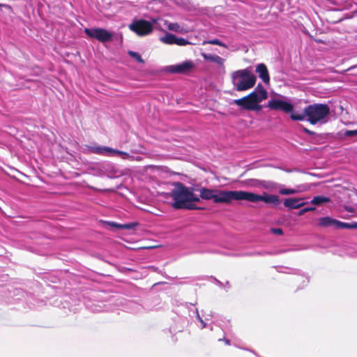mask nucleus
Instances as JSON below:
<instances>
[{
	"instance_id": "26",
	"label": "nucleus",
	"mask_w": 357,
	"mask_h": 357,
	"mask_svg": "<svg viewBox=\"0 0 357 357\" xmlns=\"http://www.w3.org/2000/svg\"><path fill=\"white\" fill-rule=\"evenodd\" d=\"M137 225H138L137 222H132L129 224H123L121 227V229H132L135 228Z\"/></svg>"
},
{
	"instance_id": "4",
	"label": "nucleus",
	"mask_w": 357,
	"mask_h": 357,
	"mask_svg": "<svg viewBox=\"0 0 357 357\" xmlns=\"http://www.w3.org/2000/svg\"><path fill=\"white\" fill-rule=\"evenodd\" d=\"M231 82L237 91H243L252 88L256 83V76L249 68L238 70L231 73Z\"/></svg>"
},
{
	"instance_id": "23",
	"label": "nucleus",
	"mask_w": 357,
	"mask_h": 357,
	"mask_svg": "<svg viewBox=\"0 0 357 357\" xmlns=\"http://www.w3.org/2000/svg\"><path fill=\"white\" fill-rule=\"evenodd\" d=\"M191 44L188 40L183 38H176V45L179 46H185Z\"/></svg>"
},
{
	"instance_id": "5",
	"label": "nucleus",
	"mask_w": 357,
	"mask_h": 357,
	"mask_svg": "<svg viewBox=\"0 0 357 357\" xmlns=\"http://www.w3.org/2000/svg\"><path fill=\"white\" fill-rule=\"evenodd\" d=\"M307 121L312 125L325 123L330 114V107L326 104L314 103L305 107Z\"/></svg>"
},
{
	"instance_id": "21",
	"label": "nucleus",
	"mask_w": 357,
	"mask_h": 357,
	"mask_svg": "<svg viewBox=\"0 0 357 357\" xmlns=\"http://www.w3.org/2000/svg\"><path fill=\"white\" fill-rule=\"evenodd\" d=\"M128 54L133 59H135L136 61H137L139 63H144V60L142 58L141 55L133 51H128Z\"/></svg>"
},
{
	"instance_id": "11",
	"label": "nucleus",
	"mask_w": 357,
	"mask_h": 357,
	"mask_svg": "<svg viewBox=\"0 0 357 357\" xmlns=\"http://www.w3.org/2000/svg\"><path fill=\"white\" fill-rule=\"evenodd\" d=\"M194 67L195 65L192 61H185L179 64L170 66L169 67V71L172 73L188 74Z\"/></svg>"
},
{
	"instance_id": "7",
	"label": "nucleus",
	"mask_w": 357,
	"mask_h": 357,
	"mask_svg": "<svg viewBox=\"0 0 357 357\" xmlns=\"http://www.w3.org/2000/svg\"><path fill=\"white\" fill-rule=\"evenodd\" d=\"M317 226L321 228L333 227L335 229H357V222H344L334 219L329 216L319 218Z\"/></svg>"
},
{
	"instance_id": "8",
	"label": "nucleus",
	"mask_w": 357,
	"mask_h": 357,
	"mask_svg": "<svg viewBox=\"0 0 357 357\" xmlns=\"http://www.w3.org/2000/svg\"><path fill=\"white\" fill-rule=\"evenodd\" d=\"M128 28L130 31L135 33L139 36H144L150 34L153 27L151 22L145 20H136L129 24Z\"/></svg>"
},
{
	"instance_id": "35",
	"label": "nucleus",
	"mask_w": 357,
	"mask_h": 357,
	"mask_svg": "<svg viewBox=\"0 0 357 357\" xmlns=\"http://www.w3.org/2000/svg\"><path fill=\"white\" fill-rule=\"evenodd\" d=\"M200 321L202 324V328H205L206 327V324L204 322V321L202 319H200Z\"/></svg>"
},
{
	"instance_id": "22",
	"label": "nucleus",
	"mask_w": 357,
	"mask_h": 357,
	"mask_svg": "<svg viewBox=\"0 0 357 357\" xmlns=\"http://www.w3.org/2000/svg\"><path fill=\"white\" fill-rule=\"evenodd\" d=\"M296 192V190L289 188H282L279 190V193L282 195L295 194Z\"/></svg>"
},
{
	"instance_id": "32",
	"label": "nucleus",
	"mask_w": 357,
	"mask_h": 357,
	"mask_svg": "<svg viewBox=\"0 0 357 357\" xmlns=\"http://www.w3.org/2000/svg\"><path fill=\"white\" fill-rule=\"evenodd\" d=\"M1 7H4V8H7L8 10H9L10 11H13L12 7L9 5L0 3V8H1Z\"/></svg>"
},
{
	"instance_id": "1",
	"label": "nucleus",
	"mask_w": 357,
	"mask_h": 357,
	"mask_svg": "<svg viewBox=\"0 0 357 357\" xmlns=\"http://www.w3.org/2000/svg\"><path fill=\"white\" fill-rule=\"evenodd\" d=\"M267 98L266 90L259 84L253 91L241 98L234 100V103L241 109L259 112L262 109L260 102Z\"/></svg>"
},
{
	"instance_id": "14",
	"label": "nucleus",
	"mask_w": 357,
	"mask_h": 357,
	"mask_svg": "<svg viewBox=\"0 0 357 357\" xmlns=\"http://www.w3.org/2000/svg\"><path fill=\"white\" fill-rule=\"evenodd\" d=\"M201 55L206 61L216 63L220 66H223L224 64L225 59L218 55H212L206 53H202Z\"/></svg>"
},
{
	"instance_id": "16",
	"label": "nucleus",
	"mask_w": 357,
	"mask_h": 357,
	"mask_svg": "<svg viewBox=\"0 0 357 357\" xmlns=\"http://www.w3.org/2000/svg\"><path fill=\"white\" fill-rule=\"evenodd\" d=\"M243 186L246 187H259L263 185L264 181L258 179H248L241 182Z\"/></svg>"
},
{
	"instance_id": "10",
	"label": "nucleus",
	"mask_w": 357,
	"mask_h": 357,
	"mask_svg": "<svg viewBox=\"0 0 357 357\" xmlns=\"http://www.w3.org/2000/svg\"><path fill=\"white\" fill-rule=\"evenodd\" d=\"M267 107L275 111L280 110L287 114L291 113L294 110V105L291 103L278 99L269 100Z\"/></svg>"
},
{
	"instance_id": "34",
	"label": "nucleus",
	"mask_w": 357,
	"mask_h": 357,
	"mask_svg": "<svg viewBox=\"0 0 357 357\" xmlns=\"http://www.w3.org/2000/svg\"><path fill=\"white\" fill-rule=\"evenodd\" d=\"M219 340L220 341V340H222V339H219ZM222 340L225 342V344H226L227 345H230V344H231V343H230V340H229L226 339V338H225V337H224V338L222 339Z\"/></svg>"
},
{
	"instance_id": "12",
	"label": "nucleus",
	"mask_w": 357,
	"mask_h": 357,
	"mask_svg": "<svg viewBox=\"0 0 357 357\" xmlns=\"http://www.w3.org/2000/svg\"><path fill=\"white\" fill-rule=\"evenodd\" d=\"M256 72L258 73L259 77L265 84L270 82V77L268 70L264 63H259L256 66Z\"/></svg>"
},
{
	"instance_id": "29",
	"label": "nucleus",
	"mask_w": 357,
	"mask_h": 357,
	"mask_svg": "<svg viewBox=\"0 0 357 357\" xmlns=\"http://www.w3.org/2000/svg\"><path fill=\"white\" fill-rule=\"evenodd\" d=\"M344 135L347 137H354L357 135V130H347L344 133Z\"/></svg>"
},
{
	"instance_id": "28",
	"label": "nucleus",
	"mask_w": 357,
	"mask_h": 357,
	"mask_svg": "<svg viewBox=\"0 0 357 357\" xmlns=\"http://www.w3.org/2000/svg\"><path fill=\"white\" fill-rule=\"evenodd\" d=\"M315 210V208L314 207H307V208H304L303 209H301L299 212H298V215H303V214H305V213L308 212V211H314Z\"/></svg>"
},
{
	"instance_id": "19",
	"label": "nucleus",
	"mask_w": 357,
	"mask_h": 357,
	"mask_svg": "<svg viewBox=\"0 0 357 357\" xmlns=\"http://www.w3.org/2000/svg\"><path fill=\"white\" fill-rule=\"evenodd\" d=\"M305 117H307V115L305 114V107L304 108L303 113H291L290 118L293 121H303Z\"/></svg>"
},
{
	"instance_id": "33",
	"label": "nucleus",
	"mask_w": 357,
	"mask_h": 357,
	"mask_svg": "<svg viewBox=\"0 0 357 357\" xmlns=\"http://www.w3.org/2000/svg\"><path fill=\"white\" fill-rule=\"evenodd\" d=\"M109 225L112 227H116V228H119V229H121L120 226H122V225L118 224V223H116V222H110Z\"/></svg>"
},
{
	"instance_id": "25",
	"label": "nucleus",
	"mask_w": 357,
	"mask_h": 357,
	"mask_svg": "<svg viewBox=\"0 0 357 357\" xmlns=\"http://www.w3.org/2000/svg\"><path fill=\"white\" fill-rule=\"evenodd\" d=\"M110 153H114V154L121 155L122 157V158H126L129 156V154L126 152H123V151L113 149H112V151H110Z\"/></svg>"
},
{
	"instance_id": "3",
	"label": "nucleus",
	"mask_w": 357,
	"mask_h": 357,
	"mask_svg": "<svg viewBox=\"0 0 357 357\" xmlns=\"http://www.w3.org/2000/svg\"><path fill=\"white\" fill-rule=\"evenodd\" d=\"M199 191V199H212L215 204H230L232 201H238L239 190L227 191L203 187Z\"/></svg>"
},
{
	"instance_id": "15",
	"label": "nucleus",
	"mask_w": 357,
	"mask_h": 357,
	"mask_svg": "<svg viewBox=\"0 0 357 357\" xmlns=\"http://www.w3.org/2000/svg\"><path fill=\"white\" fill-rule=\"evenodd\" d=\"M89 151L92 153L105 155L110 153V151H112V149L106 146H91L89 147Z\"/></svg>"
},
{
	"instance_id": "18",
	"label": "nucleus",
	"mask_w": 357,
	"mask_h": 357,
	"mask_svg": "<svg viewBox=\"0 0 357 357\" xmlns=\"http://www.w3.org/2000/svg\"><path fill=\"white\" fill-rule=\"evenodd\" d=\"M176 36L172 33H167L164 37L161 38V40L168 45L176 44Z\"/></svg>"
},
{
	"instance_id": "30",
	"label": "nucleus",
	"mask_w": 357,
	"mask_h": 357,
	"mask_svg": "<svg viewBox=\"0 0 357 357\" xmlns=\"http://www.w3.org/2000/svg\"><path fill=\"white\" fill-rule=\"evenodd\" d=\"M272 233L277 234V235H282L283 234V231L281 228H273L271 229Z\"/></svg>"
},
{
	"instance_id": "27",
	"label": "nucleus",
	"mask_w": 357,
	"mask_h": 357,
	"mask_svg": "<svg viewBox=\"0 0 357 357\" xmlns=\"http://www.w3.org/2000/svg\"><path fill=\"white\" fill-rule=\"evenodd\" d=\"M206 43L208 44H211V45H219V46H222V47H226V45L218 39L211 40Z\"/></svg>"
},
{
	"instance_id": "31",
	"label": "nucleus",
	"mask_w": 357,
	"mask_h": 357,
	"mask_svg": "<svg viewBox=\"0 0 357 357\" xmlns=\"http://www.w3.org/2000/svg\"><path fill=\"white\" fill-rule=\"evenodd\" d=\"M302 130L304 132H305L306 134H308L310 135H316L315 132L312 131V130L307 129V128L303 127Z\"/></svg>"
},
{
	"instance_id": "2",
	"label": "nucleus",
	"mask_w": 357,
	"mask_h": 357,
	"mask_svg": "<svg viewBox=\"0 0 357 357\" xmlns=\"http://www.w3.org/2000/svg\"><path fill=\"white\" fill-rule=\"evenodd\" d=\"M174 186L170 197L174 200L172 206L174 209H181L186 202H200L199 197L194 194V188H188L181 182L174 183Z\"/></svg>"
},
{
	"instance_id": "13",
	"label": "nucleus",
	"mask_w": 357,
	"mask_h": 357,
	"mask_svg": "<svg viewBox=\"0 0 357 357\" xmlns=\"http://www.w3.org/2000/svg\"><path fill=\"white\" fill-rule=\"evenodd\" d=\"M300 198H288L284 202V206L289 209L299 208L305 204V202H301Z\"/></svg>"
},
{
	"instance_id": "17",
	"label": "nucleus",
	"mask_w": 357,
	"mask_h": 357,
	"mask_svg": "<svg viewBox=\"0 0 357 357\" xmlns=\"http://www.w3.org/2000/svg\"><path fill=\"white\" fill-rule=\"evenodd\" d=\"M331 199L324 196H316L311 200V204L314 205H321L324 203H328Z\"/></svg>"
},
{
	"instance_id": "24",
	"label": "nucleus",
	"mask_w": 357,
	"mask_h": 357,
	"mask_svg": "<svg viewBox=\"0 0 357 357\" xmlns=\"http://www.w3.org/2000/svg\"><path fill=\"white\" fill-rule=\"evenodd\" d=\"M181 209L197 210L200 209V208L196 206V205L192 204V202H186L184 207H182Z\"/></svg>"
},
{
	"instance_id": "9",
	"label": "nucleus",
	"mask_w": 357,
	"mask_h": 357,
	"mask_svg": "<svg viewBox=\"0 0 357 357\" xmlns=\"http://www.w3.org/2000/svg\"><path fill=\"white\" fill-rule=\"evenodd\" d=\"M84 33L89 37L96 39L100 43L109 42L113 38L111 32L102 28H86Z\"/></svg>"
},
{
	"instance_id": "6",
	"label": "nucleus",
	"mask_w": 357,
	"mask_h": 357,
	"mask_svg": "<svg viewBox=\"0 0 357 357\" xmlns=\"http://www.w3.org/2000/svg\"><path fill=\"white\" fill-rule=\"evenodd\" d=\"M248 201L252 203L264 202L266 204L277 206L280 203V198L275 195H269L264 192L263 195H257L252 192L239 190L238 201Z\"/></svg>"
},
{
	"instance_id": "20",
	"label": "nucleus",
	"mask_w": 357,
	"mask_h": 357,
	"mask_svg": "<svg viewBox=\"0 0 357 357\" xmlns=\"http://www.w3.org/2000/svg\"><path fill=\"white\" fill-rule=\"evenodd\" d=\"M167 29L170 31L181 33L182 31V29L180 26V25L176 22H170L167 25Z\"/></svg>"
}]
</instances>
